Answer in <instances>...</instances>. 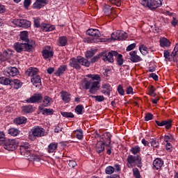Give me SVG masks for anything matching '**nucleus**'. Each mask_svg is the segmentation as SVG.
Wrapping results in <instances>:
<instances>
[{
  "mask_svg": "<svg viewBox=\"0 0 178 178\" xmlns=\"http://www.w3.org/2000/svg\"><path fill=\"white\" fill-rule=\"evenodd\" d=\"M86 77L90 79L85 78L81 81V84L83 88L85 90H89L90 94H95L98 90H99V84L101 83V76L99 74H88Z\"/></svg>",
  "mask_w": 178,
  "mask_h": 178,
  "instance_id": "nucleus-1",
  "label": "nucleus"
},
{
  "mask_svg": "<svg viewBox=\"0 0 178 178\" xmlns=\"http://www.w3.org/2000/svg\"><path fill=\"white\" fill-rule=\"evenodd\" d=\"M80 65L82 66H86V67H90V63L87 59L84 58V57L79 56L76 58H72L70 60V66L76 70H80V69H81V66Z\"/></svg>",
  "mask_w": 178,
  "mask_h": 178,
  "instance_id": "nucleus-2",
  "label": "nucleus"
},
{
  "mask_svg": "<svg viewBox=\"0 0 178 178\" xmlns=\"http://www.w3.org/2000/svg\"><path fill=\"white\" fill-rule=\"evenodd\" d=\"M45 136V129L38 126L33 127L29 134V138L31 141H34L40 137H44Z\"/></svg>",
  "mask_w": 178,
  "mask_h": 178,
  "instance_id": "nucleus-3",
  "label": "nucleus"
},
{
  "mask_svg": "<svg viewBox=\"0 0 178 178\" xmlns=\"http://www.w3.org/2000/svg\"><path fill=\"white\" fill-rule=\"evenodd\" d=\"M86 34L90 35V37H94L92 38H85L83 41L88 43L98 42V38L101 37V32L98 29H90L86 31Z\"/></svg>",
  "mask_w": 178,
  "mask_h": 178,
  "instance_id": "nucleus-4",
  "label": "nucleus"
},
{
  "mask_svg": "<svg viewBox=\"0 0 178 178\" xmlns=\"http://www.w3.org/2000/svg\"><path fill=\"white\" fill-rule=\"evenodd\" d=\"M140 3L146 8H149L151 10H155V9H158L162 6L161 0H141Z\"/></svg>",
  "mask_w": 178,
  "mask_h": 178,
  "instance_id": "nucleus-5",
  "label": "nucleus"
},
{
  "mask_svg": "<svg viewBox=\"0 0 178 178\" xmlns=\"http://www.w3.org/2000/svg\"><path fill=\"white\" fill-rule=\"evenodd\" d=\"M127 166L128 168H131L133 165H136L138 168H141L142 162H141V156H133L129 155L127 157Z\"/></svg>",
  "mask_w": 178,
  "mask_h": 178,
  "instance_id": "nucleus-6",
  "label": "nucleus"
},
{
  "mask_svg": "<svg viewBox=\"0 0 178 178\" xmlns=\"http://www.w3.org/2000/svg\"><path fill=\"white\" fill-rule=\"evenodd\" d=\"M2 144L7 151H15L17 148V142L15 139H6Z\"/></svg>",
  "mask_w": 178,
  "mask_h": 178,
  "instance_id": "nucleus-7",
  "label": "nucleus"
},
{
  "mask_svg": "<svg viewBox=\"0 0 178 178\" xmlns=\"http://www.w3.org/2000/svg\"><path fill=\"white\" fill-rule=\"evenodd\" d=\"M127 38V33L123 31H117L111 34V40L113 41H123Z\"/></svg>",
  "mask_w": 178,
  "mask_h": 178,
  "instance_id": "nucleus-8",
  "label": "nucleus"
},
{
  "mask_svg": "<svg viewBox=\"0 0 178 178\" xmlns=\"http://www.w3.org/2000/svg\"><path fill=\"white\" fill-rule=\"evenodd\" d=\"M19 151L21 155L25 156V158H28V159L33 153V150L30 148V145H29V143L20 146Z\"/></svg>",
  "mask_w": 178,
  "mask_h": 178,
  "instance_id": "nucleus-9",
  "label": "nucleus"
},
{
  "mask_svg": "<svg viewBox=\"0 0 178 178\" xmlns=\"http://www.w3.org/2000/svg\"><path fill=\"white\" fill-rule=\"evenodd\" d=\"M101 54H103V55L102 56V60L104 62H110V63H113V56H118V51H111L108 54L106 53H101Z\"/></svg>",
  "mask_w": 178,
  "mask_h": 178,
  "instance_id": "nucleus-10",
  "label": "nucleus"
},
{
  "mask_svg": "<svg viewBox=\"0 0 178 178\" xmlns=\"http://www.w3.org/2000/svg\"><path fill=\"white\" fill-rule=\"evenodd\" d=\"M3 74L6 77H15L19 74V70L15 67H8L4 70Z\"/></svg>",
  "mask_w": 178,
  "mask_h": 178,
  "instance_id": "nucleus-11",
  "label": "nucleus"
},
{
  "mask_svg": "<svg viewBox=\"0 0 178 178\" xmlns=\"http://www.w3.org/2000/svg\"><path fill=\"white\" fill-rule=\"evenodd\" d=\"M40 101H42V95L41 93H35L30 98L25 100L26 104H38Z\"/></svg>",
  "mask_w": 178,
  "mask_h": 178,
  "instance_id": "nucleus-12",
  "label": "nucleus"
},
{
  "mask_svg": "<svg viewBox=\"0 0 178 178\" xmlns=\"http://www.w3.org/2000/svg\"><path fill=\"white\" fill-rule=\"evenodd\" d=\"M15 24H16V26H18V27L26 29L31 26V22H30V21H28L27 19H16L15 21Z\"/></svg>",
  "mask_w": 178,
  "mask_h": 178,
  "instance_id": "nucleus-13",
  "label": "nucleus"
},
{
  "mask_svg": "<svg viewBox=\"0 0 178 178\" xmlns=\"http://www.w3.org/2000/svg\"><path fill=\"white\" fill-rule=\"evenodd\" d=\"M129 59L133 63H137V62H141L143 59L140 56L137 55V51H132L129 53Z\"/></svg>",
  "mask_w": 178,
  "mask_h": 178,
  "instance_id": "nucleus-14",
  "label": "nucleus"
},
{
  "mask_svg": "<svg viewBox=\"0 0 178 178\" xmlns=\"http://www.w3.org/2000/svg\"><path fill=\"white\" fill-rule=\"evenodd\" d=\"M155 123L157 124V126H159L160 127H162V126H165V129H169L170 127H172V120H163V121H158L155 120Z\"/></svg>",
  "mask_w": 178,
  "mask_h": 178,
  "instance_id": "nucleus-15",
  "label": "nucleus"
},
{
  "mask_svg": "<svg viewBox=\"0 0 178 178\" xmlns=\"http://www.w3.org/2000/svg\"><path fill=\"white\" fill-rule=\"evenodd\" d=\"M105 145L106 143H103L102 140H100L96 143L95 151L97 154H101V152H104L105 151Z\"/></svg>",
  "mask_w": 178,
  "mask_h": 178,
  "instance_id": "nucleus-16",
  "label": "nucleus"
},
{
  "mask_svg": "<svg viewBox=\"0 0 178 178\" xmlns=\"http://www.w3.org/2000/svg\"><path fill=\"white\" fill-rule=\"evenodd\" d=\"M14 49L17 52H22V51H27L26 43L17 42L14 44Z\"/></svg>",
  "mask_w": 178,
  "mask_h": 178,
  "instance_id": "nucleus-17",
  "label": "nucleus"
},
{
  "mask_svg": "<svg viewBox=\"0 0 178 178\" xmlns=\"http://www.w3.org/2000/svg\"><path fill=\"white\" fill-rule=\"evenodd\" d=\"M111 133L109 132H105L102 135V141L106 144V147H109V145H111Z\"/></svg>",
  "mask_w": 178,
  "mask_h": 178,
  "instance_id": "nucleus-18",
  "label": "nucleus"
},
{
  "mask_svg": "<svg viewBox=\"0 0 178 178\" xmlns=\"http://www.w3.org/2000/svg\"><path fill=\"white\" fill-rule=\"evenodd\" d=\"M31 81L36 88H40L41 86V76H40V75H35V76L31 78Z\"/></svg>",
  "mask_w": 178,
  "mask_h": 178,
  "instance_id": "nucleus-19",
  "label": "nucleus"
},
{
  "mask_svg": "<svg viewBox=\"0 0 178 178\" xmlns=\"http://www.w3.org/2000/svg\"><path fill=\"white\" fill-rule=\"evenodd\" d=\"M26 76L29 77H34L38 74V69L35 67H29L25 72Z\"/></svg>",
  "mask_w": 178,
  "mask_h": 178,
  "instance_id": "nucleus-20",
  "label": "nucleus"
},
{
  "mask_svg": "<svg viewBox=\"0 0 178 178\" xmlns=\"http://www.w3.org/2000/svg\"><path fill=\"white\" fill-rule=\"evenodd\" d=\"M60 95L63 101L65 102V104L70 102V93L63 90L60 92Z\"/></svg>",
  "mask_w": 178,
  "mask_h": 178,
  "instance_id": "nucleus-21",
  "label": "nucleus"
},
{
  "mask_svg": "<svg viewBox=\"0 0 178 178\" xmlns=\"http://www.w3.org/2000/svg\"><path fill=\"white\" fill-rule=\"evenodd\" d=\"M42 56L44 59H50L54 57V51H49L48 49H44L42 51Z\"/></svg>",
  "mask_w": 178,
  "mask_h": 178,
  "instance_id": "nucleus-22",
  "label": "nucleus"
},
{
  "mask_svg": "<svg viewBox=\"0 0 178 178\" xmlns=\"http://www.w3.org/2000/svg\"><path fill=\"white\" fill-rule=\"evenodd\" d=\"M22 86V81H20V80L19 79H13V81H11L10 86L13 88H15V90H19V88H20Z\"/></svg>",
  "mask_w": 178,
  "mask_h": 178,
  "instance_id": "nucleus-23",
  "label": "nucleus"
},
{
  "mask_svg": "<svg viewBox=\"0 0 178 178\" xmlns=\"http://www.w3.org/2000/svg\"><path fill=\"white\" fill-rule=\"evenodd\" d=\"M14 123L15 124H24L27 123V118L24 116L16 118L14 119Z\"/></svg>",
  "mask_w": 178,
  "mask_h": 178,
  "instance_id": "nucleus-24",
  "label": "nucleus"
},
{
  "mask_svg": "<svg viewBox=\"0 0 178 178\" xmlns=\"http://www.w3.org/2000/svg\"><path fill=\"white\" fill-rule=\"evenodd\" d=\"M153 165L158 170L159 169H161L162 166H163V161H162L161 159H156L153 161Z\"/></svg>",
  "mask_w": 178,
  "mask_h": 178,
  "instance_id": "nucleus-25",
  "label": "nucleus"
},
{
  "mask_svg": "<svg viewBox=\"0 0 178 178\" xmlns=\"http://www.w3.org/2000/svg\"><path fill=\"white\" fill-rule=\"evenodd\" d=\"M22 111L24 113H33L34 108L31 105H26L22 107Z\"/></svg>",
  "mask_w": 178,
  "mask_h": 178,
  "instance_id": "nucleus-26",
  "label": "nucleus"
},
{
  "mask_svg": "<svg viewBox=\"0 0 178 178\" xmlns=\"http://www.w3.org/2000/svg\"><path fill=\"white\" fill-rule=\"evenodd\" d=\"M102 92L104 94V95H108V97L111 95V86L109 84H105L102 87Z\"/></svg>",
  "mask_w": 178,
  "mask_h": 178,
  "instance_id": "nucleus-27",
  "label": "nucleus"
},
{
  "mask_svg": "<svg viewBox=\"0 0 178 178\" xmlns=\"http://www.w3.org/2000/svg\"><path fill=\"white\" fill-rule=\"evenodd\" d=\"M160 45L163 48L170 47V41L166 38H162L160 39Z\"/></svg>",
  "mask_w": 178,
  "mask_h": 178,
  "instance_id": "nucleus-28",
  "label": "nucleus"
},
{
  "mask_svg": "<svg viewBox=\"0 0 178 178\" xmlns=\"http://www.w3.org/2000/svg\"><path fill=\"white\" fill-rule=\"evenodd\" d=\"M0 84H3V86H11L12 80L5 76L0 77Z\"/></svg>",
  "mask_w": 178,
  "mask_h": 178,
  "instance_id": "nucleus-29",
  "label": "nucleus"
},
{
  "mask_svg": "<svg viewBox=\"0 0 178 178\" xmlns=\"http://www.w3.org/2000/svg\"><path fill=\"white\" fill-rule=\"evenodd\" d=\"M56 148H58V143H51L48 146L47 152L51 154L52 152L56 151Z\"/></svg>",
  "mask_w": 178,
  "mask_h": 178,
  "instance_id": "nucleus-30",
  "label": "nucleus"
},
{
  "mask_svg": "<svg viewBox=\"0 0 178 178\" xmlns=\"http://www.w3.org/2000/svg\"><path fill=\"white\" fill-rule=\"evenodd\" d=\"M26 51L28 52H31L33 49H34V47H35V42L34 40H32L31 42H26Z\"/></svg>",
  "mask_w": 178,
  "mask_h": 178,
  "instance_id": "nucleus-31",
  "label": "nucleus"
},
{
  "mask_svg": "<svg viewBox=\"0 0 178 178\" xmlns=\"http://www.w3.org/2000/svg\"><path fill=\"white\" fill-rule=\"evenodd\" d=\"M20 39L24 41L25 44L29 42V32L24 31L20 33Z\"/></svg>",
  "mask_w": 178,
  "mask_h": 178,
  "instance_id": "nucleus-32",
  "label": "nucleus"
},
{
  "mask_svg": "<svg viewBox=\"0 0 178 178\" xmlns=\"http://www.w3.org/2000/svg\"><path fill=\"white\" fill-rule=\"evenodd\" d=\"M67 44V38L66 36H61L58 38V45L60 47H65Z\"/></svg>",
  "mask_w": 178,
  "mask_h": 178,
  "instance_id": "nucleus-33",
  "label": "nucleus"
},
{
  "mask_svg": "<svg viewBox=\"0 0 178 178\" xmlns=\"http://www.w3.org/2000/svg\"><path fill=\"white\" fill-rule=\"evenodd\" d=\"M66 69H67L66 65L60 66L58 70L55 72L56 76H60V74H63L65 72H66Z\"/></svg>",
  "mask_w": 178,
  "mask_h": 178,
  "instance_id": "nucleus-34",
  "label": "nucleus"
},
{
  "mask_svg": "<svg viewBox=\"0 0 178 178\" xmlns=\"http://www.w3.org/2000/svg\"><path fill=\"white\" fill-rule=\"evenodd\" d=\"M42 31H52L55 30V26L47 24H43L42 26Z\"/></svg>",
  "mask_w": 178,
  "mask_h": 178,
  "instance_id": "nucleus-35",
  "label": "nucleus"
},
{
  "mask_svg": "<svg viewBox=\"0 0 178 178\" xmlns=\"http://www.w3.org/2000/svg\"><path fill=\"white\" fill-rule=\"evenodd\" d=\"M29 161H33V162H40V156L31 153V156L28 159Z\"/></svg>",
  "mask_w": 178,
  "mask_h": 178,
  "instance_id": "nucleus-36",
  "label": "nucleus"
},
{
  "mask_svg": "<svg viewBox=\"0 0 178 178\" xmlns=\"http://www.w3.org/2000/svg\"><path fill=\"white\" fill-rule=\"evenodd\" d=\"M52 99L49 97V96H44L43 99V105L44 106H49L51 105V101Z\"/></svg>",
  "mask_w": 178,
  "mask_h": 178,
  "instance_id": "nucleus-37",
  "label": "nucleus"
},
{
  "mask_svg": "<svg viewBox=\"0 0 178 178\" xmlns=\"http://www.w3.org/2000/svg\"><path fill=\"white\" fill-rule=\"evenodd\" d=\"M139 50L142 53V55H147V54H148V47H145L144 44L140 45Z\"/></svg>",
  "mask_w": 178,
  "mask_h": 178,
  "instance_id": "nucleus-38",
  "label": "nucleus"
},
{
  "mask_svg": "<svg viewBox=\"0 0 178 178\" xmlns=\"http://www.w3.org/2000/svg\"><path fill=\"white\" fill-rule=\"evenodd\" d=\"M19 131H18L17 129L15 128H10L8 130V134H10V136H16L17 134H19Z\"/></svg>",
  "mask_w": 178,
  "mask_h": 178,
  "instance_id": "nucleus-39",
  "label": "nucleus"
},
{
  "mask_svg": "<svg viewBox=\"0 0 178 178\" xmlns=\"http://www.w3.org/2000/svg\"><path fill=\"white\" fill-rule=\"evenodd\" d=\"M92 98H94L97 102H103L105 101V97L102 95H97V96H91Z\"/></svg>",
  "mask_w": 178,
  "mask_h": 178,
  "instance_id": "nucleus-40",
  "label": "nucleus"
},
{
  "mask_svg": "<svg viewBox=\"0 0 178 178\" xmlns=\"http://www.w3.org/2000/svg\"><path fill=\"white\" fill-rule=\"evenodd\" d=\"M116 57L118 65H119V66H122V65H123V56L118 53V56Z\"/></svg>",
  "mask_w": 178,
  "mask_h": 178,
  "instance_id": "nucleus-41",
  "label": "nucleus"
},
{
  "mask_svg": "<svg viewBox=\"0 0 178 178\" xmlns=\"http://www.w3.org/2000/svg\"><path fill=\"white\" fill-rule=\"evenodd\" d=\"M105 172L106 175H112L115 172V168L111 165L108 166L106 168Z\"/></svg>",
  "mask_w": 178,
  "mask_h": 178,
  "instance_id": "nucleus-42",
  "label": "nucleus"
},
{
  "mask_svg": "<svg viewBox=\"0 0 178 178\" xmlns=\"http://www.w3.org/2000/svg\"><path fill=\"white\" fill-rule=\"evenodd\" d=\"M152 147L154 148H159V143L156 141V138H152L150 141Z\"/></svg>",
  "mask_w": 178,
  "mask_h": 178,
  "instance_id": "nucleus-43",
  "label": "nucleus"
},
{
  "mask_svg": "<svg viewBox=\"0 0 178 178\" xmlns=\"http://www.w3.org/2000/svg\"><path fill=\"white\" fill-rule=\"evenodd\" d=\"M133 175L135 178H141L140 170H138L137 168L133 169Z\"/></svg>",
  "mask_w": 178,
  "mask_h": 178,
  "instance_id": "nucleus-44",
  "label": "nucleus"
},
{
  "mask_svg": "<svg viewBox=\"0 0 178 178\" xmlns=\"http://www.w3.org/2000/svg\"><path fill=\"white\" fill-rule=\"evenodd\" d=\"M84 109V107L81 105H78L75 108V111H76L78 115H83V110Z\"/></svg>",
  "mask_w": 178,
  "mask_h": 178,
  "instance_id": "nucleus-45",
  "label": "nucleus"
},
{
  "mask_svg": "<svg viewBox=\"0 0 178 178\" xmlns=\"http://www.w3.org/2000/svg\"><path fill=\"white\" fill-rule=\"evenodd\" d=\"M140 151H141V149L138 146H135L134 147H131V152H132L134 155H136V154H139Z\"/></svg>",
  "mask_w": 178,
  "mask_h": 178,
  "instance_id": "nucleus-46",
  "label": "nucleus"
},
{
  "mask_svg": "<svg viewBox=\"0 0 178 178\" xmlns=\"http://www.w3.org/2000/svg\"><path fill=\"white\" fill-rule=\"evenodd\" d=\"M44 6V4L39 1L38 0H36V1L33 4V7L36 8L37 9H41Z\"/></svg>",
  "mask_w": 178,
  "mask_h": 178,
  "instance_id": "nucleus-47",
  "label": "nucleus"
},
{
  "mask_svg": "<svg viewBox=\"0 0 178 178\" xmlns=\"http://www.w3.org/2000/svg\"><path fill=\"white\" fill-rule=\"evenodd\" d=\"M54 114V110L50 109V108H44L43 110V115H47V116L49 115H53Z\"/></svg>",
  "mask_w": 178,
  "mask_h": 178,
  "instance_id": "nucleus-48",
  "label": "nucleus"
},
{
  "mask_svg": "<svg viewBox=\"0 0 178 178\" xmlns=\"http://www.w3.org/2000/svg\"><path fill=\"white\" fill-rule=\"evenodd\" d=\"M75 134L78 140H81L83 138V131L81 130L80 129L76 130L75 131Z\"/></svg>",
  "mask_w": 178,
  "mask_h": 178,
  "instance_id": "nucleus-49",
  "label": "nucleus"
},
{
  "mask_svg": "<svg viewBox=\"0 0 178 178\" xmlns=\"http://www.w3.org/2000/svg\"><path fill=\"white\" fill-rule=\"evenodd\" d=\"M61 115L63 118H74L73 113L61 112Z\"/></svg>",
  "mask_w": 178,
  "mask_h": 178,
  "instance_id": "nucleus-50",
  "label": "nucleus"
},
{
  "mask_svg": "<svg viewBox=\"0 0 178 178\" xmlns=\"http://www.w3.org/2000/svg\"><path fill=\"white\" fill-rule=\"evenodd\" d=\"M149 95L151 97H156V94L155 93V88H154L152 86L149 89Z\"/></svg>",
  "mask_w": 178,
  "mask_h": 178,
  "instance_id": "nucleus-51",
  "label": "nucleus"
},
{
  "mask_svg": "<svg viewBox=\"0 0 178 178\" xmlns=\"http://www.w3.org/2000/svg\"><path fill=\"white\" fill-rule=\"evenodd\" d=\"M104 55V54H99L97 56H94L92 59H91V63H95V62H97L98 60V59H99V58H102V56Z\"/></svg>",
  "mask_w": 178,
  "mask_h": 178,
  "instance_id": "nucleus-52",
  "label": "nucleus"
},
{
  "mask_svg": "<svg viewBox=\"0 0 178 178\" xmlns=\"http://www.w3.org/2000/svg\"><path fill=\"white\" fill-rule=\"evenodd\" d=\"M10 55H12V54H9L8 51H3L2 54L3 60L9 59V58H10Z\"/></svg>",
  "mask_w": 178,
  "mask_h": 178,
  "instance_id": "nucleus-53",
  "label": "nucleus"
},
{
  "mask_svg": "<svg viewBox=\"0 0 178 178\" xmlns=\"http://www.w3.org/2000/svg\"><path fill=\"white\" fill-rule=\"evenodd\" d=\"M95 55V51H94L93 50L88 51L86 54V58H87V59H88L90 58H92V56Z\"/></svg>",
  "mask_w": 178,
  "mask_h": 178,
  "instance_id": "nucleus-54",
  "label": "nucleus"
},
{
  "mask_svg": "<svg viewBox=\"0 0 178 178\" xmlns=\"http://www.w3.org/2000/svg\"><path fill=\"white\" fill-rule=\"evenodd\" d=\"M153 118L154 115L152 113H147L145 116V120L148 122V120H152Z\"/></svg>",
  "mask_w": 178,
  "mask_h": 178,
  "instance_id": "nucleus-55",
  "label": "nucleus"
},
{
  "mask_svg": "<svg viewBox=\"0 0 178 178\" xmlns=\"http://www.w3.org/2000/svg\"><path fill=\"white\" fill-rule=\"evenodd\" d=\"M111 3L116 5V6H120L122 0H108Z\"/></svg>",
  "mask_w": 178,
  "mask_h": 178,
  "instance_id": "nucleus-56",
  "label": "nucleus"
},
{
  "mask_svg": "<svg viewBox=\"0 0 178 178\" xmlns=\"http://www.w3.org/2000/svg\"><path fill=\"white\" fill-rule=\"evenodd\" d=\"M68 165L70 168H76V166H77V163H76L75 161L70 160Z\"/></svg>",
  "mask_w": 178,
  "mask_h": 178,
  "instance_id": "nucleus-57",
  "label": "nucleus"
},
{
  "mask_svg": "<svg viewBox=\"0 0 178 178\" xmlns=\"http://www.w3.org/2000/svg\"><path fill=\"white\" fill-rule=\"evenodd\" d=\"M33 22H34V26L35 27H40V18H33Z\"/></svg>",
  "mask_w": 178,
  "mask_h": 178,
  "instance_id": "nucleus-58",
  "label": "nucleus"
},
{
  "mask_svg": "<svg viewBox=\"0 0 178 178\" xmlns=\"http://www.w3.org/2000/svg\"><path fill=\"white\" fill-rule=\"evenodd\" d=\"M118 91L120 95H124V90H123V87L122 85H119L118 88Z\"/></svg>",
  "mask_w": 178,
  "mask_h": 178,
  "instance_id": "nucleus-59",
  "label": "nucleus"
},
{
  "mask_svg": "<svg viewBox=\"0 0 178 178\" xmlns=\"http://www.w3.org/2000/svg\"><path fill=\"white\" fill-rule=\"evenodd\" d=\"M136 47V43H132L131 44H129L127 47V51L129 52L130 51H133V49H134Z\"/></svg>",
  "mask_w": 178,
  "mask_h": 178,
  "instance_id": "nucleus-60",
  "label": "nucleus"
},
{
  "mask_svg": "<svg viewBox=\"0 0 178 178\" xmlns=\"http://www.w3.org/2000/svg\"><path fill=\"white\" fill-rule=\"evenodd\" d=\"M3 141H5V133L1 131V132H0V143H1V144H3Z\"/></svg>",
  "mask_w": 178,
  "mask_h": 178,
  "instance_id": "nucleus-61",
  "label": "nucleus"
},
{
  "mask_svg": "<svg viewBox=\"0 0 178 178\" xmlns=\"http://www.w3.org/2000/svg\"><path fill=\"white\" fill-rule=\"evenodd\" d=\"M126 92L127 94H133V88L131 86L127 87Z\"/></svg>",
  "mask_w": 178,
  "mask_h": 178,
  "instance_id": "nucleus-62",
  "label": "nucleus"
},
{
  "mask_svg": "<svg viewBox=\"0 0 178 178\" xmlns=\"http://www.w3.org/2000/svg\"><path fill=\"white\" fill-rule=\"evenodd\" d=\"M60 131H62V127L60 125H58L54 129V133H59Z\"/></svg>",
  "mask_w": 178,
  "mask_h": 178,
  "instance_id": "nucleus-63",
  "label": "nucleus"
},
{
  "mask_svg": "<svg viewBox=\"0 0 178 178\" xmlns=\"http://www.w3.org/2000/svg\"><path fill=\"white\" fill-rule=\"evenodd\" d=\"M31 3V0H25L24 2V6L25 8H28L30 6V4Z\"/></svg>",
  "mask_w": 178,
  "mask_h": 178,
  "instance_id": "nucleus-64",
  "label": "nucleus"
}]
</instances>
